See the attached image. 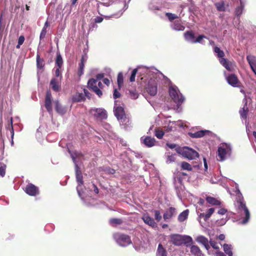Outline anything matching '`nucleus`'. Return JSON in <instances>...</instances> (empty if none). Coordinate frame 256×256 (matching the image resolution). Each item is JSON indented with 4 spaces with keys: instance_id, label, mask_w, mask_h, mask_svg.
Segmentation results:
<instances>
[{
    "instance_id": "f257e3e1",
    "label": "nucleus",
    "mask_w": 256,
    "mask_h": 256,
    "mask_svg": "<svg viewBox=\"0 0 256 256\" xmlns=\"http://www.w3.org/2000/svg\"><path fill=\"white\" fill-rule=\"evenodd\" d=\"M236 192L238 194L236 198V202L235 204L237 212L240 216V222L242 224H246L250 218V213L248 209L244 202V198L238 188V184L236 186Z\"/></svg>"
},
{
    "instance_id": "f03ea898",
    "label": "nucleus",
    "mask_w": 256,
    "mask_h": 256,
    "mask_svg": "<svg viewBox=\"0 0 256 256\" xmlns=\"http://www.w3.org/2000/svg\"><path fill=\"white\" fill-rule=\"evenodd\" d=\"M68 152L74 164L75 172L76 175V180L78 182L76 190L78 196L82 200L84 199V192L82 189L84 182L82 180V176L80 168L78 166V162L82 156L81 154L76 152H72L68 150Z\"/></svg>"
},
{
    "instance_id": "7ed1b4c3",
    "label": "nucleus",
    "mask_w": 256,
    "mask_h": 256,
    "mask_svg": "<svg viewBox=\"0 0 256 256\" xmlns=\"http://www.w3.org/2000/svg\"><path fill=\"white\" fill-rule=\"evenodd\" d=\"M169 94L171 98L176 104L178 108L184 101V97L180 92L178 88L174 85H171L169 88Z\"/></svg>"
},
{
    "instance_id": "20e7f679",
    "label": "nucleus",
    "mask_w": 256,
    "mask_h": 256,
    "mask_svg": "<svg viewBox=\"0 0 256 256\" xmlns=\"http://www.w3.org/2000/svg\"><path fill=\"white\" fill-rule=\"evenodd\" d=\"M232 153V146L230 144L222 143L218 147V160L222 162L230 156Z\"/></svg>"
},
{
    "instance_id": "39448f33",
    "label": "nucleus",
    "mask_w": 256,
    "mask_h": 256,
    "mask_svg": "<svg viewBox=\"0 0 256 256\" xmlns=\"http://www.w3.org/2000/svg\"><path fill=\"white\" fill-rule=\"evenodd\" d=\"M176 150L178 153L188 160H194L199 156L198 153L197 152L187 146L178 148Z\"/></svg>"
},
{
    "instance_id": "423d86ee",
    "label": "nucleus",
    "mask_w": 256,
    "mask_h": 256,
    "mask_svg": "<svg viewBox=\"0 0 256 256\" xmlns=\"http://www.w3.org/2000/svg\"><path fill=\"white\" fill-rule=\"evenodd\" d=\"M113 237L117 244L120 246H126L132 242L130 237L124 234L116 233L114 234Z\"/></svg>"
},
{
    "instance_id": "0eeeda50",
    "label": "nucleus",
    "mask_w": 256,
    "mask_h": 256,
    "mask_svg": "<svg viewBox=\"0 0 256 256\" xmlns=\"http://www.w3.org/2000/svg\"><path fill=\"white\" fill-rule=\"evenodd\" d=\"M114 114L120 124H126L128 120L126 118L124 108L120 106H117L115 102L114 106Z\"/></svg>"
},
{
    "instance_id": "6e6552de",
    "label": "nucleus",
    "mask_w": 256,
    "mask_h": 256,
    "mask_svg": "<svg viewBox=\"0 0 256 256\" xmlns=\"http://www.w3.org/2000/svg\"><path fill=\"white\" fill-rule=\"evenodd\" d=\"M110 4L108 2H100L97 4V11L99 14L100 16H104V18H105L106 19H108L112 18H120L122 14V13H118V14H112L110 16H104L102 14V13L104 12V7H108L110 6Z\"/></svg>"
},
{
    "instance_id": "1a4fd4ad",
    "label": "nucleus",
    "mask_w": 256,
    "mask_h": 256,
    "mask_svg": "<svg viewBox=\"0 0 256 256\" xmlns=\"http://www.w3.org/2000/svg\"><path fill=\"white\" fill-rule=\"evenodd\" d=\"M146 92L152 96L157 93V82L156 78H150L146 88Z\"/></svg>"
},
{
    "instance_id": "9d476101",
    "label": "nucleus",
    "mask_w": 256,
    "mask_h": 256,
    "mask_svg": "<svg viewBox=\"0 0 256 256\" xmlns=\"http://www.w3.org/2000/svg\"><path fill=\"white\" fill-rule=\"evenodd\" d=\"M90 114L95 118L101 120L107 118V114L105 110L102 108H93L90 111Z\"/></svg>"
},
{
    "instance_id": "9b49d317",
    "label": "nucleus",
    "mask_w": 256,
    "mask_h": 256,
    "mask_svg": "<svg viewBox=\"0 0 256 256\" xmlns=\"http://www.w3.org/2000/svg\"><path fill=\"white\" fill-rule=\"evenodd\" d=\"M25 192L29 196H36L40 194L39 188L31 183H28L25 188Z\"/></svg>"
},
{
    "instance_id": "f8f14e48",
    "label": "nucleus",
    "mask_w": 256,
    "mask_h": 256,
    "mask_svg": "<svg viewBox=\"0 0 256 256\" xmlns=\"http://www.w3.org/2000/svg\"><path fill=\"white\" fill-rule=\"evenodd\" d=\"M98 81L94 78L90 79L88 82V86L99 97L102 95V90L97 86Z\"/></svg>"
},
{
    "instance_id": "ddd939ff",
    "label": "nucleus",
    "mask_w": 256,
    "mask_h": 256,
    "mask_svg": "<svg viewBox=\"0 0 256 256\" xmlns=\"http://www.w3.org/2000/svg\"><path fill=\"white\" fill-rule=\"evenodd\" d=\"M177 214L176 209L173 207H170L167 209L163 214V218L164 221L168 222L172 218L175 216Z\"/></svg>"
},
{
    "instance_id": "4468645a",
    "label": "nucleus",
    "mask_w": 256,
    "mask_h": 256,
    "mask_svg": "<svg viewBox=\"0 0 256 256\" xmlns=\"http://www.w3.org/2000/svg\"><path fill=\"white\" fill-rule=\"evenodd\" d=\"M142 218L146 224L150 226L152 228L157 227L156 223L155 222L154 218L150 216L148 214H143Z\"/></svg>"
},
{
    "instance_id": "2eb2a0df",
    "label": "nucleus",
    "mask_w": 256,
    "mask_h": 256,
    "mask_svg": "<svg viewBox=\"0 0 256 256\" xmlns=\"http://www.w3.org/2000/svg\"><path fill=\"white\" fill-rule=\"evenodd\" d=\"M170 26L172 30L176 31H183L185 29V26L182 24L180 20H176L172 22Z\"/></svg>"
},
{
    "instance_id": "dca6fc26",
    "label": "nucleus",
    "mask_w": 256,
    "mask_h": 256,
    "mask_svg": "<svg viewBox=\"0 0 256 256\" xmlns=\"http://www.w3.org/2000/svg\"><path fill=\"white\" fill-rule=\"evenodd\" d=\"M61 78H53L51 80L50 85L52 89L55 92H58L61 88Z\"/></svg>"
},
{
    "instance_id": "f3484780",
    "label": "nucleus",
    "mask_w": 256,
    "mask_h": 256,
    "mask_svg": "<svg viewBox=\"0 0 256 256\" xmlns=\"http://www.w3.org/2000/svg\"><path fill=\"white\" fill-rule=\"evenodd\" d=\"M162 4L157 0H152L148 4V8L154 13L161 10Z\"/></svg>"
},
{
    "instance_id": "a211bd4d",
    "label": "nucleus",
    "mask_w": 256,
    "mask_h": 256,
    "mask_svg": "<svg viewBox=\"0 0 256 256\" xmlns=\"http://www.w3.org/2000/svg\"><path fill=\"white\" fill-rule=\"evenodd\" d=\"M171 242L175 246H181L182 244V235L172 234L170 236Z\"/></svg>"
},
{
    "instance_id": "6ab92c4d",
    "label": "nucleus",
    "mask_w": 256,
    "mask_h": 256,
    "mask_svg": "<svg viewBox=\"0 0 256 256\" xmlns=\"http://www.w3.org/2000/svg\"><path fill=\"white\" fill-rule=\"evenodd\" d=\"M140 140L144 144L148 147L153 146H154L156 142V140L154 138L148 136L142 137Z\"/></svg>"
},
{
    "instance_id": "aec40b11",
    "label": "nucleus",
    "mask_w": 256,
    "mask_h": 256,
    "mask_svg": "<svg viewBox=\"0 0 256 256\" xmlns=\"http://www.w3.org/2000/svg\"><path fill=\"white\" fill-rule=\"evenodd\" d=\"M246 60L252 72L256 75V58L254 56L248 55L246 56Z\"/></svg>"
},
{
    "instance_id": "412c9836",
    "label": "nucleus",
    "mask_w": 256,
    "mask_h": 256,
    "mask_svg": "<svg viewBox=\"0 0 256 256\" xmlns=\"http://www.w3.org/2000/svg\"><path fill=\"white\" fill-rule=\"evenodd\" d=\"M196 240L198 243L202 244L206 249L208 250L210 246L209 245V241L207 238L203 236H199L196 238Z\"/></svg>"
},
{
    "instance_id": "4be33fe9",
    "label": "nucleus",
    "mask_w": 256,
    "mask_h": 256,
    "mask_svg": "<svg viewBox=\"0 0 256 256\" xmlns=\"http://www.w3.org/2000/svg\"><path fill=\"white\" fill-rule=\"evenodd\" d=\"M52 97L50 92L48 91L46 93V96L45 107L49 112H50L52 110Z\"/></svg>"
},
{
    "instance_id": "5701e85b",
    "label": "nucleus",
    "mask_w": 256,
    "mask_h": 256,
    "mask_svg": "<svg viewBox=\"0 0 256 256\" xmlns=\"http://www.w3.org/2000/svg\"><path fill=\"white\" fill-rule=\"evenodd\" d=\"M227 82L229 84L230 86H234V87H236L238 86V78L235 74H231L229 76H228L226 78Z\"/></svg>"
},
{
    "instance_id": "b1692460",
    "label": "nucleus",
    "mask_w": 256,
    "mask_h": 256,
    "mask_svg": "<svg viewBox=\"0 0 256 256\" xmlns=\"http://www.w3.org/2000/svg\"><path fill=\"white\" fill-rule=\"evenodd\" d=\"M240 6H237L235 9V15L239 20L241 14H242L245 6V0H240Z\"/></svg>"
},
{
    "instance_id": "393cba45",
    "label": "nucleus",
    "mask_w": 256,
    "mask_h": 256,
    "mask_svg": "<svg viewBox=\"0 0 256 256\" xmlns=\"http://www.w3.org/2000/svg\"><path fill=\"white\" fill-rule=\"evenodd\" d=\"M209 131L207 130H201L195 132H189L188 135L192 138H200L204 136Z\"/></svg>"
},
{
    "instance_id": "a878e982",
    "label": "nucleus",
    "mask_w": 256,
    "mask_h": 256,
    "mask_svg": "<svg viewBox=\"0 0 256 256\" xmlns=\"http://www.w3.org/2000/svg\"><path fill=\"white\" fill-rule=\"evenodd\" d=\"M184 38L186 41L192 44H195V36L192 31H186L184 33Z\"/></svg>"
},
{
    "instance_id": "bb28decb",
    "label": "nucleus",
    "mask_w": 256,
    "mask_h": 256,
    "mask_svg": "<svg viewBox=\"0 0 256 256\" xmlns=\"http://www.w3.org/2000/svg\"><path fill=\"white\" fill-rule=\"evenodd\" d=\"M190 251L191 254L194 256H204V255L202 253L199 247L197 246H190Z\"/></svg>"
},
{
    "instance_id": "cd10ccee",
    "label": "nucleus",
    "mask_w": 256,
    "mask_h": 256,
    "mask_svg": "<svg viewBox=\"0 0 256 256\" xmlns=\"http://www.w3.org/2000/svg\"><path fill=\"white\" fill-rule=\"evenodd\" d=\"M192 242V238L191 236L186 235L182 236V244H184L187 247H190V246H192L191 244Z\"/></svg>"
},
{
    "instance_id": "c85d7f7f",
    "label": "nucleus",
    "mask_w": 256,
    "mask_h": 256,
    "mask_svg": "<svg viewBox=\"0 0 256 256\" xmlns=\"http://www.w3.org/2000/svg\"><path fill=\"white\" fill-rule=\"evenodd\" d=\"M165 156L166 158V164H170L174 162L176 160V155L175 154H172L169 152H166Z\"/></svg>"
},
{
    "instance_id": "c756f323",
    "label": "nucleus",
    "mask_w": 256,
    "mask_h": 256,
    "mask_svg": "<svg viewBox=\"0 0 256 256\" xmlns=\"http://www.w3.org/2000/svg\"><path fill=\"white\" fill-rule=\"evenodd\" d=\"M206 200L208 204L212 206H220L221 204L220 200L212 196H207Z\"/></svg>"
},
{
    "instance_id": "7c9ffc66",
    "label": "nucleus",
    "mask_w": 256,
    "mask_h": 256,
    "mask_svg": "<svg viewBox=\"0 0 256 256\" xmlns=\"http://www.w3.org/2000/svg\"><path fill=\"white\" fill-rule=\"evenodd\" d=\"M50 26V24L49 22H48V20H46L44 24V26L42 28V30L40 32V40H43L45 36H46V32H47V30H46V28Z\"/></svg>"
},
{
    "instance_id": "2f4dec72",
    "label": "nucleus",
    "mask_w": 256,
    "mask_h": 256,
    "mask_svg": "<svg viewBox=\"0 0 256 256\" xmlns=\"http://www.w3.org/2000/svg\"><path fill=\"white\" fill-rule=\"evenodd\" d=\"M223 248L224 253L228 256H232L233 252H232V246L228 244H224L223 245Z\"/></svg>"
},
{
    "instance_id": "473e14b6",
    "label": "nucleus",
    "mask_w": 256,
    "mask_h": 256,
    "mask_svg": "<svg viewBox=\"0 0 256 256\" xmlns=\"http://www.w3.org/2000/svg\"><path fill=\"white\" fill-rule=\"evenodd\" d=\"M189 214L188 210H186L181 212L178 216V220L180 222H182L188 218Z\"/></svg>"
},
{
    "instance_id": "72a5a7b5",
    "label": "nucleus",
    "mask_w": 256,
    "mask_h": 256,
    "mask_svg": "<svg viewBox=\"0 0 256 256\" xmlns=\"http://www.w3.org/2000/svg\"><path fill=\"white\" fill-rule=\"evenodd\" d=\"M156 256H167V252L166 250L160 244L158 246L156 252Z\"/></svg>"
},
{
    "instance_id": "f704fd0d",
    "label": "nucleus",
    "mask_w": 256,
    "mask_h": 256,
    "mask_svg": "<svg viewBox=\"0 0 256 256\" xmlns=\"http://www.w3.org/2000/svg\"><path fill=\"white\" fill-rule=\"evenodd\" d=\"M248 112V108L247 106V102H246L242 110H240V114L242 118L246 119Z\"/></svg>"
},
{
    "instance_id": "c9c22d12",
    "label": "nucleus",
    "mask_w": 256,
    "mask_h": 256,
    "mask_svg": "<svg viewBox=\"0 0 256 256\" xmlns=\"http://www.w3.org/2000/svg\"><path fill=\"white\" fill-rule=\"evenodd\" d=\"M142 68L144 70V71L148 74H150V73H152V74H156L157 73H160V74H162V72H159L157 69H156L154 67L148 68L146 66H144L142 67Z\"/></svg>"
},
{
    "instance_id": "e433bc0d",
    "label": "nucleus",
    "mask_w": 256,
    "mask_h": 256,
    "mask_svg": "<svg viewBox=\"0 0 256 256\" xmlns=\"http://www.w3.org/2000/svg\"><path fill=\"white\" fill-rule=\"evenodd\" d=\"M142 68L144 70V71L148 74H150V73H152V74H156L157 73H160V74H162V72H159L157 69H156L154 67L148 68L146 66H144L142 67Z\"/></svg>"
},
{
    "instance_id": "4c0bfd02",
    "label": "nucleus",
    "mask_w": 256,
    "mask_h": 256,
    "mask_svg": "<svg viewBox=\"0 0 256 256\" xmlns=\"http://www.w3.org/2000/svg\"><path fill=\"white\" fill-rule=\"evenodd\" d=\"M84 96L82 94L76 93L74 96L72 101L74 102H79L84 100Z\"/></svg>"
},
{
    "instance_id": "58836bf2",
    "label": "nucleus",
    "mask_w": 256,
    "mask_h": 256,
    "mask_svg": "<svg viewBox=\"0 0 256 256\" xmlns=\"http://www.w3.org/2000/svg\"><path fill=\"white\" fill-rule=\"evenodd\" d=\"M36 66L38 69L42 68L44 66V60L40 58V56L38 54H37L36 55Z\"/></svg>"
},
{
    "instance_id": "ea45409f",
    "label": "nucleus",
    "mask_w": 256,
    "mask_h": 256,
    "mask_svg": "<svg viewBox=\"0 0 256 256\" xmlns=\"http://www.w3.org/2000/svg\"><path fill=\"white\" fill-rule=\"evenodd\" d=\"M220 62L222 66H224L227 70H231L230 67L229 66L228 62L227 60L224 57L220 58Z\"/></svg>"
},
{
    "instance_id": "a19ab883",
    "label": "nucleus",
    "mask_w": 256,
    "mask_h": 256,
    "mask_svg": "<svg viewBox=\"0 0 256 256\" xmlns=\"http://www.w3.org/2000/svg\"><path fill=\"white\" fill-rule=\"evenodd\" d=\"M220 62L222 66H224L227 70H231L230 67L229 66L228 62L227 60L224 57L220 58Z\"/></svg>"
},
{
    "instance_id": "79ce46f5",
    "label": "nucleus",
    "mask_w": 256,
    "mask_h": 256,
    "mask_svg": "<svg viewBox=\"0 0 256 256\" xmlns=\"http://www.w3.org/2000/svg\"><path fill=\"white\" fill-rule=\"evenodd\" d=\"M217 10L219 12H224L226 10L224 3V2H216L214 4Z\"/></svg>"
},
{
    "instance_id": "37998d69",
    "label": "nucleus",
    "mask_w": 256,
    "mask_h": 256,
    "mask_svg": "<svg viewBox=\"0 0 256 256\" xmlns=\"http://www.w3.org/2000/svg\"><path fill=\"white\" fill-rule=\"evenodd\" d=\"M186 122L183 121L182 120H178V121H174V124L175 126H178L180 128H184L186 127Z\"/></svg>"
},
{
    "instance_id": "c03bdc74",
    "label": "nucleus",
    "mask_w": 256,
    "mask_h": 256,
    "mask_svg": "<svg viewBox=\"0 0 256 256\" xmlns=\"http://www.w3.org/2000/svg\"><path fill=\"white\" fill-rule=\"evenodd\" d=\"M214 52L216 54V56L220 58L224 57V52L221 50L218 47L215 46L214 48Z\"/></svg>"
},
{
    "instance_id": "a18cd8bd",
    "label": "nucleus",
    "mask_w": 256,
    "mask_h": 256,
    "mask_svg": "<svg viewBox=\"0 0 256 256\" xmlns=\"http://www.w3.org/2000/svg\"><path fill=\"white\" fill-rule=\"evenodd\" d=\"M181 168L183 170H186L188 171H191L192 170V166L188 163L187 162H182L181 163Z\"/></svg>"
},
{
    "instance_id": "49530a36",
    "label": "nucleus",
    "mask_w": 256,
    "mask_h": 256,
    "mask_svg": "<svg viewBox=\"0 0 256 256\" xmlns=\"http://www.w3.org/2000/svg\"><path fill=\"white\" fill-rule=\"evenodd\" d=\"M142 67L143 66L138 67V68H134L132 70V72L131 76H130V82H133L135 80L136 75L138 72V68H142L144 70V72H145L144 71V70L142 68Z\"/></svg>"
},
{
    "instance_id": "de8ad7c7",
    "label": "nucleus",
    "mask_w": 256,
    "mask_h": 256,
    "mask_svg": "<svg viewBox=\"0 0 256 256\" xmlns=\"http://www.w3.org/2000/svg\"><path fill=\"white\" fill-rule=\"evenodd\" d=\"M55 103L56 110L61 114H64L65 112L64 109L63 108H62V106H60V104L58 101L56 102Z\"/></svg>"
},
{
    "instance_id": "09e8293b",
    "label": "nucleus",
    "mask_w": 256,
    "mask_h": 256,
    "mask_svg": "<svg viewBox=\"0 0 256 256\" xmlns=\"http://www.w3.org/2000/svg\"><path fill=\"white\" fill-rule=\"evenodd\" d=\"M174 121L170 120L168 122V126H166V130L168 132H170L176 129V128L174 126V124L173 123Z\"/></svg>"
},
{
    "instance_id": "8fccbe9b",
    "label": "nucleus",
    "mask_w": 256,
    "mask_h": 256,
    "mask_svg": "<svg viewBox=\"0 0 256 256\" xmlns=\"http://www.w3.org/2000/svg\"><path fill=\"white\" fill-rule=\"evenodd\" d=\"M110 222L112 226H115L122 224V220L120 218H112L110 220Z\"/></svg>"
},
{
    "instance_id": "3c124183",
    "label": "nucleus",
    "mask_w": 256,
    "mask_h": 256,
    "mask_svg": "<svg viewBox=\"0 0 256 256\" xmlns=\"http://www.w3.org/2000/svg\"><path fill=\"white\" fill-rule=\"evenodd\" d=\"M63 64V60L62 56L60 54H57L56 60V64L57 66L58 67H59V68H60L62 64Z\"/></svg>"
},
{
    "instance_id": "603ef678",
    "label": "nucleus",
    "mask_w": 256,
    "mask_h": 256,
    "mask_svg": "<svg viewBox=\"0 0 256 256\" xmlns=\"http://www.w3.org/2000/svg\"><path fill=\"white\" fill-rule=\"evenodd\" d=\"M204 38H206V37L204 35H200L196 38L195 39V43H200L202 44H205V42L202 40Z\"/></svg>"
},
{
    "instance_id": "864d4df0",
    "label": "nucleus",
    "mask_w": 256,
    "mask_h": 256,
    "mask_svg": "<svg viewBox=\"0 0 256 256\" xmlns=\"http://www.w3.org/2000/svg\"><path fill=\"white\" fill-rule=\"evenodd\" d=\"M164 135V132H163V130L158 128L155 130V136H156L157 138L161 139L162 138Z\"/></svg>"
},
{
    "instance_id": "5fc2aeb1",
    "label": "nucleus",
    "mask_w": 256,
    "mask_h": 256,
    "mask_svg": "<svg viewBox=\"0 0 256 256\" xmlns=\"http://www.w3.org/2000/svg\"><path fill=\"white\" fill-rule=\"evenodd\" d=\"M123 74L122 72H119L118 76L117 81L118 87H121L123 83Z\"/></svg>"
},
{
    "instance_id": "6e6d98bb",
    "label": "nucleus",
    "mask_w": 256,
    "mask_h": 256,
    "mask_svg": "<svg viewBox=\"0 0 256 256\" xmlns=\"http://www.w3.org/2000/svg\"><path fill=\"white\" fill-rule=\"evenodd\" d=\"M166 15L168 17V19L171 22L172 20L178 18V16L176 14L170 12H166Z\"/></svg>"
},
{
    "instance_id": "4d7b16f0",
    "label": "nucleus",
    "mask_w": 256,
    "mask_h": 256,
    "mask_svg": "<svg viewBox=\"0 0 256 256\" xmlns=\"http://www.w3.org/2000/svg\"><path fill=\"white\" fill-rule=\"evenodd\" d=\"M214 211V208H209L206 213V220H208Z\"/></svg>"
},
{
    "instance_id": "13d9d810",
    "label": "nucleus",
    "mask_w": 256,
    "mask_h": 256,
    "mask_svg": "<svg viewBox=\"0 0 256 256\" xmlns=\"http://www.w3.org/2000/svg\"><path fill=\"white\" fill-rule=\"evenodd\" d=\"M154 212V218L156 220L159 222L162 219V216L159 210H155Z\"/></svg>"
},
{
    "instance_id": "bf43d9fd",
    "label": "nucleus",
    "mask_w": 256,
    "mask_h": 256,
    "mask_svg": "<svg viewBox=\"0 0 256 256\" xmlns=\"http://www.w3.org/2000/svg\"><path fill=\"white\" fill-rule=\"evenodd\" d=\"M84 68V64L82 60L81 62L79 64V70H78V74L79 76H81L83 74Z\"/></svg>"
},
{
    "instance_id": "052dcab7",
    "label": "nucleus",
    "mask_w": 256,
    "mask_h": 256,
    "mask_svg": "<svg viewBox=\"0 0 256 256\" xmlns=\"http://www.w3.org/2000/svg\"><path fill=\"white\" fill-rule=\"evenodd\" d=\"M209 243L210 244V246H212V248H214V249H216V250L220 249V247L218 246V244L215 241L210 240L209 242Z\"/></svg>"
},
{
    "instance_id": "680f3d73",
    "label": "nucleus",
    "mask_w": 256,
    "mask_h": 256,
    "mask_svg": "<svg viewBox=\"0 0 256 256\" xmlns=\"http://www.w3.org/2000/svg\"><path fill=\"white\" fill-rule=\"evenodd\" d=\"M6 166L3 164L0 167V176L2 177H4L6 174Z\"/></svg>"
},
{
    "instance_id": "e2e57ef3",
    "label": "nucleus",
    "mask_w": 256,
    "mask_h": 256,
    "mask_svg": "<svg viewBox=\"0 0 256 256\" xmlns=\"http://www.w3.org/2000/svg\"><path fill=\"white\" fill-rule=\"evenodd\" d=\"M228 220L226 218H222L220 220H218L216 222V224L218 226H224L227 222Z\"/></svg>"
},
{
    "instance_id": "0e129e2a",
    "label": "nucleus",
    "mask_w": 256,
    "mask_h": 256,
    "mask_svg": "<svg viewBox=\"0 0 256 256\" xmlns=\"http://www.w3.org/2000/svg\"><path fill=\"white\" fill-rule=\"evenodd\" d=\"M24 37L23 36H20L18 40V44H17V48H19L20 46L22 45L24 41Z\"/></svg>"
},
{
    "instance_id": "69168bd1",
    "label": "nucleus",
    "mask_w": 256,
    "mask_h": 256,
    "mask_svg": "<svg viewBox=\"0 0 256 256\" xmlns=\"http://www.w3.org/2000/svg\"><path fill=\"white\" fill-rule=\"evenodd\" d=\"M120 93L118 91V90L116 88H115L114 90V94H113L114 98L116 99L117 98H120Z\"/></svg>"
},
{
    "instance_id": "338daca9",
    "label": "nucleus",
    "mask_w": 256,
    "mask_h": 256,
    "mask_svg": "<svg viewBox=\"0 0 256 256\" xmlns=\"http://www.w3.org/2000/svg\"><path fill=\"white\" fill-rule=\"evenodd\" d=\"M103 127L104 128V129H106L108 131H111L112 126L110 124H108V123H104L103 124Z\"/></svg>"
},
{
    "instance_id": "774afa93",
    "label": "nucleus",
    "mask_w": 256,
    "mask_h": 256,
    "mask_svg": "<svg viewBox=\"0 0 256 256\" xmlns=\"http://www.w3.org/2000/svg\"><path fill=\"white\" fill-rule=\"evenodd\" d=\"M104 18L102 16H96L94 21L96 23H100L102 22Z\"/></svg>"
}]
</instances>
